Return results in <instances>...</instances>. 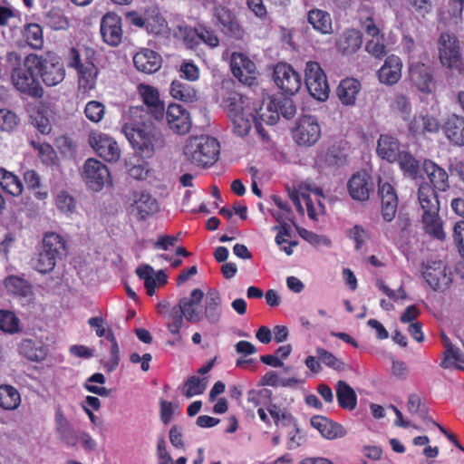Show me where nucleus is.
Instances as JSON below:
<instances>
[{"instance_id":"39","label":"nucleus","mask_w":464,"mask_h":464,"mask_svg":"<svg viewBox=\"0 0 464 464\" xmlns=\"http://www.w3.org/2000/svg\"><path fill=\"white\" fill-rule=\"evenodd\" d=\"M4 285L7 292L14 295L24 298H32L34 295L31 284L22 277L9 276L5 279Z\"/></svg>"},{"instance_id":"24","label":"nucleus","mask_w":464,"mask_h":464,"mask_svg":"<svg viewBox=\"0 0 464 464\" xmlns=\"http://www.w3.org/2000/svg\"><path fill=\"white\" fill-rule=\"evenodd\" d=\"M161 56L150 49H142L133 56L135 68L141 72L151 74L161 67Z\"/></svg>"},{"instance_id":"64","label":"nucleus","mask_w":464,"mask_h":464,"mask_svg":"<svg viewBox=\"0 0 464 464\" xmlns=\"http://www.w3.org/2000/svg\"><path fill=\"white\" fill-rule=\"evenodd\" d=\"M454 242L458 246L460 256L464 258V221H459L453 228Z\"/></svg>"},{"instance_id":"16","label":"nucleus","mask_w":464,"mask_h":464,"mask_svg":"<svg viewBox=\"0 0 464 464\" xmlns=\"http://www.w3.org/2000/svg\"><path fill=\"white\" fill-rule=\"evenodd\" d=\"M230 65L233 75L240 82L248 86L256 83L257 74L256 64L246 54L233 53Z\"/></svg>"},{"instance_id":"63","label":"nucleus","mask_w":464,"mask_h":464,"mask_svg":"<svg viewBox=\"0 0 464 464\" xmlns=\"http://www.w3.org/2000/svg\"><path fill=\"white\" fill-rule=\"evenodd\" d=\"M48 24L54 30H62L68 27V20L60 10H51L48 14Z\"/></svg>"},{"instance_id":"37","label":"nucleus","mask_w":464,"mask_h":464,"mask_svg":"<svg viewBox=\"0 0 464 464\" xmlns=\"http://www.w3.org/2000/svg\"><path fill=\"white\" fill-rule=\"evenodd\" d=\"M338 405L347 411H353L357 406V395L354 390L345 382L338 381L335 387Z\"/></svg>"},{"instance_id":"21","label":"nucleus","mask_w":464,"mask_h":464,"mask_svg":"<svg viewBox=\"0 0 464 464\" xmlns=\"http://www.w3.org/2000/svg\"><path fill=\"white\" fill-rule=\"evenodd\" d=\"M132 198L130 211L138 220L144 221L159 211V203L150 193L135 191Z\"/></svg>"},{"instance_id":"17","label":"nucleus","mask_w":464,"mask_h":464,"mask_svg":"<svg viewBox=\"0 0 464 464\" xmlns=\"http://www.w3.org/2000/svg\"><path fill=\"white\" fill-rule=\"evenodd\" d=\"M378 193L381 197V214L384 221L392 222L397 213L399 198L394 187L389 182L378 180Z\"/></svg>"},{"instance_id":"55","label":"nucleus","mask_w":464,"mask_h":464,"mask_svg":"<svg viewBox=\"0 0 464 464\" xmlns=\"http://www.w3.org/2000/svg\"><path fill=\"white\" fill-rule=\"evenodd\" d=\"M55 206L64 214H72L76 209V200L69 192L62 190L55 198Z\"/></svg>"},{"instance_id":"38","label":"nucleus","mask_w":464,"mask_h":464,"mask_svg":"<svg viewBox=\"0 0 464 464\" xmlns=\"http://www.w3.org/2000/svg\"><path fill=\"white\" fill-rule=\"evenodd\" d=\"M169 93L175 100L192 103L198 100V91L190 84L180 80H174L170 84Z\"/></svg>"},{"instance_id":"51","label":"nucleus","mask_w":464,"mask_h":464,"mask_svg":"<svg viewBox=\"0 0 464 464\" xmlns=\"http://www.w3.org/2000/svg\"><path fill=\"white\" fill-rule=\"evenodd\" d=\"M269 100L267 102H263L259 108H253L256 114H254L257 120L263 121L267 125H274L279 120L278 111L276 108H269Z\"/></svg>"},{"instance_id":"4","label":"nucleus","mask_w":464,"mask_h":464,"mask_svg":"<svg viewBox=\"0 0 464 464\" xmlns=\"http://www.w3.org/2000/svg\"><path fill=\"white\" fill-rule=\"evenodd\" d=\"M66 250V241L62 236L55 232L45 233L41 250L34 260V268L41 274L51 273Z\"/></svg>"},{"instance_id":"53","label":"nucleus","mask_w":464,"mask_h":464,"mask_svg":"<svg viewBox=\"0 0 464 464\" xmlns=\"http://www.w3.org/2000/svg\"><path fill=\"white\" fill-rule=\"evenodd\" d=\"M316 354L319 360L323 362L327 367L332 368L338 372H343L347 369L346 363L338 359L334 353L325 350L324 348H317Z\"/></svg>"},{"instance_id":"58","label":"nucleus","mask_w":464,"mask_h":464,"mask_svg":"<svg viewBox=\"0 0 464 464\" xmlns=\"http://www.w3.org/2000/svg\"><path fill=\"white\" fill-rule=\"evenodd\" d=\"M199 44L203 43L210 48L219 45V38L214 29L205 24L198 23Z\"/></svg>"},{"instance_id":"8","label":"nucleus","mask_w":464,"mask_h":464,"mask_svg":"<svg viewBox=\"0 0 464 464\" xmlns=\"http://www.w3.org/2000/svg\"><path fill=\"white\" fill-rule=\"evenodd\" d=\"M292 135L298 145L313 146L321 137V127L317 119L312 115L301 116L292 130Z\"/></svg>"},{"instance_id":"47","label":"nucleus","mask_w":464,"mask_h":464,"mask_svg":"<svg viewBox=\"0 0 464 464\" xmlns=\"http://www.w3.org/2000/svg\"><path fill=\"white\" fill-rule=\"evenodd\" d=\"M224 104L229 118H232V114H240L251 109L246 102V98L237 92H231L224 100Z\"/></svg>"},{"instance_id":"25","label":"nucleus","mask_w":464,"mask_h":464,"mask_svg":"<svg viewBox=\"0 0 464 464\" xmlns=\"http://www.w3.org/2000/svg\"><path fill=\"white\" fill-rule=\"evenodd\" d=\"M204 297V293L201 289L196 288L190 293L189 297H183L179 301L178 309H180L181 314L187 321L191 323L199 322L202 318L199 312L197 311L196 306L198 305Z\"/></svg>"},{"instance_id":"36","label":"nucleus","mask_w":464,"mask_h":464,"mask_svg":"<svg viewBox=\"0 0 464 464\" xmlns=\"http://www.w3.org/2000/svg\"><path fill=\"white\" fill-rule=\"evenodd\" d=\"M307 22L314 30L322 34H328L333 32L332 17L328 12L322 9H311L307 13Z\"/></svg>"},{"instance_id":"35","label":"nucleus","mask_w":464,"mask_h":464,"mask_svg":"<svg viewBox=\"0 0 464 464\" xmlns=\"http://www.w3.org/2000/svg\"><path fill=\"white\" fill-rule=\"evenodd\" d=\"M421 223L424 232L430 237L444 240L446 234L443 229V221L440 216V212L433 213H422Z\"/></svg>"},{"instance_id":"50","label":"nucleus","mask_w":464,"mask_h":464,"mask_svg":"<svg viewBox=\"0 0 464 464\" xmlns=\"http://www.w3.org/2000/svg\"><path fill=\"white\" fill-rule=\"evenodd\" d=\"M207 387L206 378H199L198 376L189 377L184 383L182 393L187 398H191L195 395L202 394Z\"/></svg>"},{"instance_id":"27","label":"nucleus","mask_w":464,"mask_h":464,"mask_svg":"<svg viewBox=\"0 0 464 464\" xmlns=\"http://www.w3.org/2000/svg\"><path fill=\"white\" fill-rule=\"evenodd\" d=\"M442 130L452 144L464 146V117L451 114L444 121Z\"/></svg>"},{"instance_id":"3","label":"nucleus","mask_w":464,"mask_h":464,"mask_svg":"<svg viewBox=\"0 0 464 464\" xmlns=\"http://www.w3.org/2000/svg\"><path fill=\"white\" fill-rule=\"evenodd\" d=\"M183 155L197 167L209 168L219 159L220 144L216 138L208 135L190 137L183 147Z\"/></svg>"},{"instance_id":"18","label":"nucleus","mask_w":464,"mask_h":464,"mask_svg":"<svg viewBox=\"0 0 464 464\" xmlns=\"http://www.w3.org/2000/svg\"><path fill=\"white\" fill-rule=\"evenodd\" d=\"M409 79L411 82L423 93H432L436 87L432 70L430 66L416 63L409 69Z\"/></svg>"},{"instance_id":"28","label":"nucleus","mask_w":464,"mask_h":464,"mask_svg":"<svg viewBox=\"0 0 464 464\" xmlns=\"http://www.w3.org/2000/svg\"><path fill=\"white\" fill-rule=\"evenodd\" d=\"M362 44V33L356 29H347L340 35L336 48L343 55H351L357 53Z\"/></svg>"},{"instance_id":"41","label":"nucleus","mask_w":464,"mask_h":464,"mask_svg":"<svg viewBox=\"0 0 464 464\" xmlns=\"http://www.w3.org/2000/svg\"><path fill=\"white\" fill-rule=\"evenodd\" d=\"M21 404V394L10 384H0V408L4 411H14Z\"/></svg>"},{"instance_id":"30","label":"nucleus","mask_w":464,"mask_h":464,"mask_svg":"<svg viewBox=\"0 0 464 464\" xmlns=\"http://www.w3.org/2000/svg\"><path fill=\"white\" fill-rule=\"evenodd\" d=\"M310 422L312 427L326 439L341 438L345 434V430L341 424L331 420L327 417L316 415L311 418Z\"/></svg>"},{"instance_id":"57","label":"nucleus","mask_w":464,"mask_h":464,"mask_svg":"<svg viewBox=\"0 0 464 464\" xmlns=\"http://www.w3.org/2000/svg\"><path fill=\"white\" fill-rule=\"evenodd\" d=\"M346 237L354 242V248L357 251L362 247L370 237L368 231L360 225H354L347 229Z\"/></svg>"},{"instance_id":"33","label":"nucleus","mask_w":464,"mask_h":464,"mask_svg":"<svg viewBox=\"0 0 464 464\" xmlns=\"http://www.w3.org/2000/svg\"><path fill=\"white\" fill-rule=\"evenodd\" d=\"M441 339L446 349L443 353L440 366L444 369L454 366L455 368L464 370V354L460 353L459 350L454 347L450 339L444 333L441 334Z\"/></svg>"},{"instance_id":"52","label":"nucleus","mask_w":464,"mask_h":464,"mask_svg":"<svg viewBox=\"0 0 464 464\" xmlns=\"http://www.w3.org/2000/svg\"><path fill=\"white\" fill-rule=\"evenodd\" d=\"M0 330L9 334L20 331V321L11 311L0 310Z\"/></svg>"},{"instance_id":"7","label":"nucleus","mask_w":464,"mask_h":464,"mask_svg":"<svg viewBox=\"0 0 464 464\" xmlns=\"http://www.w3.org/2000/svg\"><path fill=\"white\" fill-rule=\"evenodd\" d=\"M304 76V83L310 95L317 101H326L329 97L330 87L320 63L313 61L307 62Z\"/></svg>"},{"instance_id":"60","label":"nucleus","mask_w":464,"mask_h":464,"mask_svg":"<svg viewBox=\"0 0 464 464\" xmlns=\"http://www.w3.org/2000/svg\"><path fill=\"white\" fill-rule=\"evenodd\" d=\"M18 124L17 115L8 110L0 109V130L5 131L13 130Z\"/></svg>"},{"instance_id":"19","label":"nucleus","mask_w":464,"mask_h":464,"mask_svg":"<svg viewBox=\"0 0 464 464\" xmlns=\"http://www.w3.org/2000/svg\"><path fill=\"white\" fill-rule=\"evenodd\" d=\"M166 120L169 129L180 135H184L190 130L191 120L189 112L181 105L171 103L165 111Z\"/></svg>"},{"instance_id":"1","label":"nucleus","mask_w":464,"mask_h":464,"mask_svg":"<svg viewBox=\"0 0 464 464\" xmlns=\"http://www.w3.org/2000/svg\"><path fill=\"white\" fill-rule=\"evenodd\" d=\"M137 91L146 108L136 106L130 109V119L122 126V132L136 153L142 158H151L155 146L160 141L156 122L163 120L165 105L157 88L140 83Z\"/></svg>"},{"instance_id":"49","label":"nucleus","mask_w":464,"mask_h":464,"mask_svg":"<svg viewBox=\"0 0 464 464\" xmlns=\"http://www.w3.org/2000/svg\"><path fill=\"white\" fill-rule=\"evenodd\" d=\"M30 145L38 152V157L45 166H53L58 160L54 149L48 143L31 140Z\"/></svg>"},{"instance_id":"9","label":"nucleus","mask_w":464,"mask_h":464,"mask_svg":"<svg viewBox=\"0 0 464 464\" xmlns=\"http://www.w3.org/2000/svg\"><path fill=\"white\" fill-rule=\"evenodd\" d=\"M274 82L285 95L296 94L302 87V76L290 64L278 63L273 72Z\"/></svg>"},{"instance_id":"40","label":"nucleus","mask_w":464,"mask_h":464,"mask_svg":"<svg viewBox=\"0 0 464 464\" xmlns=\"http://www.w3.org/2000/svg\"><path fill=\"white\" fill-rule=\"evenodd\" d=\"M221 297L216 289H210L207 293L205 301V317L210 324H217L221 317Z\"/></svg>"},{"instance_id":"61","label":"nucleus","mask_w":464,"mask_h":464,"mask_svg":"<svg viewBox=\"0 0 464 464\" xmlns=\"http://www.w3.org/2000/svg\"><path fill=\"white\" fill-rule=\"evenodd\" d=\"M407 409L411 414H419L422 419L426 418L428 410L422 403L420 397L418 394L412 393L408 397Z\"/></svg>"},{"instance_id":"59","label":"nucleus","mask_w":464,"mask_h":464,"mask_svg":"<svg viewBox=\"0 0 464 464\" xmlns=\"http://www.w3.org/2000/svg\"><path fill=\"white\" fill-rule=\"evenodd\" d=\"M179 32L182 34L183 42L187 45V47L190 49L197 48L199 44V31H198V24L192 28L185 25L184 27L179 26Z\"/></svg>"},{"instance_id":"34","label":"nucleus","mask_w":464,"mask_h":464,"mask_svg":"<svg viewBox=\"0 0 464 464\" xmlns=\"http://www.w3.org/2000/svg\"><path fill=\"white\" fill-rule=\"evenodd\" d=\"M18 353L31 362H40L45 360L48 349L42 343H36L32 339H24L18 344Z\"/></svg>"},{"instance_id":"22","label":"nucleus","mask_w":464,"mask_h":464,"mask_svg":"<svg viewBox=\"0 0 464 464\" xmlns=\"http://www.w3.org/2000/svg\"><path fill=\"white\" fill-rule=\"evenodd\" d=\"M422 169L425 172L429 184L436 191H446L450 188L449 175L447 171L436 162L425 159L422 163Z\"/></svg>"},{"instance_id":"26","label":"nucleus","mask_w":464,"mask_h":464,"mask_svg":"<svg viewBox=\"0 0 464 464\" xmlns=\"http://www.w3.org/2000/svg\"><path fill=\"white\" fill-rule=\"evenodd\" d=\"M54 420L58 439L67 446H75L79 441V434L74 431L72 425L66 420L61 407L55 411Z\"/></svg>"},{"instance_id":"10","label":"nucleus","mask_w":464,"mask_h":464,"mask_svg":"<svg viewBox=\"0 0 464 464\" xmlns=\"http://www.w3.org/2000/svg\"><path fill=\"white\" fill-rule=\"evenodd\" d=\"M422 277L434 291H443L452 282L451 273L442 261H428L422 265Z\"/></svg>"},{"instance_id":"48","label":"nucleus","mask_w":464,"mask_h":464,"mask_svg":"<svg viewBox=\"0 0 464 464\" xmlns=\"http://www.w3.org/2000/svg\"><path fill=\"white\" fill-rule=\"evenodd\" d=\"M269 108H276L278 114H281L285 119H292L296 113V106L294 101L286 96L269 99Z\"/></svg>"},{"instance_id":"12","label":"nucleus","mask_w":464,"mask_h":464,"mask_svg":"<svg viewBox=\"0 0 464 464\" xmlns=\"http://www.w3.org/2000/svg\"><path fill=\"white\" fill-rule=\"evenodd\" d=\"M82 176L86 185L94 191L102 190L111 179L107 166L93 158L84 162Z\"/></svg>"},{"instance_id":"43","label":"nucleus","mask_w":464,"mask_h":464,"mask_svg":"<svg viewBox=\"0 0 464 464\" xmlns=\"http://www.w3.org/2000/svg\"><path fill=\"white\" fill-rule=\"evenodd\" d=\"M125 16H126L128 21L132 25H135V26H137L139 28H144L149 33H151V34H160L161 31H162V28L164 26V24H165V20L162 17L157 16L156 19H157V22H158V25L157 26H152L150 22V19L144 18L137 11L127 12Z\"/></svg>"},{"instance_id":"56","label":"nucleus","mask_w":464,"mask_h":464,"mask_svg":"<svg viewBox=\"0 0 464 464\" xmlns=\"http://www.w3.org/2000/svg\"><path fill=\"white\" fill-rule=\"evenodd\" d=\"M84 114L90 121L98 123L104 118L105 106L101 102L90 101L85 105Z\"/></svg>"},{"instance_id":"31","label":"nucleus","mask_w":464,"mask_h":464,"mask_svg":"<svg viewBox=\"0 0 464 464\" xmlns=\"http://www.w3.org/2000/svg\"><path fill=\"white\" fill-rule=\"evenodd\" d=\"M361 89V82L357 79L347 77L340 82L336 93L343 105L353 106Z\"/></svg>"},{"instance_id":"20","label":"nucleus","mask_w":464,"mask_h":464,"mask_svg":"<svg viewBox=\"0 0 464 464\" xmlns=\"http://www.w3.org/2000/svg\"><path fill=\"white\" fill-rule=\"evenodd\" d=\"M347 188L354 200L366 201L373 191L372 179L366 171H358L351 177Z\"/></svg>"},{"instance_id":"13","label":"nucleus","mask_w":464,"mask_h":464,"mask_svg":"<svg viewBox=\"0 0 464 464\" xmlns=\"http://www.w3.org/2000/svg\"><path fill=\"white\" fill-rule=\"evenodd\" d=\"M439 55L440 63L448 68L459 69L462 65L459 40L456 36L443 33L439 39Z\"/></svg>"},{"instance_id":"54","label":"nucleus","mask_w":464,"mask_h":464,"mask_svg":"<svg viewBox=\"0 0 464 464\" xmlns=\"http://www.w3.org/2000/svg\"><path fill=\"white\" fill-rule=\"evenodd\" d=\"M463 9L464 0H449L448 16L443 18L444 22L457 25L462 21Z\"/></svg>"},{"instance_id":"15","label":"nucleus","mask_w":464,"mask_h":464,"mask_svg":"<svg viewBox=\"0 0 464 464\" xmlns=\"http://www.w3.org/2000/svg\"><path fill=\"white\" fill-rule=\"evenodd\" d=\"M100 33L103 43L119 46L123 38L121 17L113 12L106 13L101 19Z\"/></svg>"},{"instance_id":"44","label":"nucleus","mask_w":464,"mask_h":464,"mask_svg":"<svg viewBox=\"0 0 464 464\" xmlns=\"http://www.w3.org/2000/svg\"><path fill=\"white\" fill-rule=\"evenodd\" d=\"M23 36L32 49L41 50L44 47V32L39 24H26L24 26Z\"/></svg>"},{"instance_id":"11","label":"nucleus","mask_w":464,"mask_h":464,"mask_svg":"<svg viewBox=\"0 0 464 464\" xmlns=\"http://www.w3.org/2000/svg\"><path fill=\"white\" fill-rule=\"evenodd\" d=\"M213 17L220 31L235 40H243L246 32L241 26L235 14L225 6H216L213 10Z\"/></svg>"},{"instance_id":"32","label":"nucleus","mask_w":464,"mask_h":464,"mask_svg":"<svg viewBox=\"0 0 464 464\" xmlns=\"http://www.w3.org/2000/svg\"><path fill=\"white\" fill-rule=\"evenodd\" d=\"M377 154L389 162L396 161L400 155V142L397 138L382 134L377 141Z\"/></svg>"},{"instance_id":"42","label":"nucleus","mask_w":464,"mask_h":464,"mask_svg":"<svg viewBox=\"0 0 464 464\" xmlns=\"http://www.w3.org/2000/svg\"><path fill=\"white\" fill-rule=\"evenodd\" d=\"M0 187L13 197L20 196L24 191V185L20 178L14 173L0 167Z\"/></svg>"},{"instance_id":"46","label":"nucleus","mask_w":464,"mask_h":464,"mask_svg":"<svg viewBox=\"0 0 464 464\" xmlns=\"http://www.w3.org/2000/svg\"><path fill=\"white\" fill-rule=\"evenodd\" d=\"M404 175L415 179L420 171L419 160L409 151H401L396 160Z\"/></svg>"},{"instance_id":"5","label":"nucleus","mask_w":464,"mask_h":464,"mask_svg":"<svg viewBox=\"0 0 464 464\" xmlns=\"http://www.w3.org/2000/svg\"><path fill=\"white\" fill-rule=\"evenodd\" d=\"M67 66L76 72L79 93L90 94L95 90L100 70L91 58L82 62L79 50L72 47L67 55Z\"/></svg>"},{"instance_id":"2","label":"nucleus","mask_w":464,"mask_h":464,"mask_svg":"<svg viewBox=\"0 0 464 464\" xmlns=\"http://www.w3.org/2000/svg\"><path fill=\"white\" fill-rule=\"evenodd\" d=\"M33 53L24 58L16 51L7 52L6 67L9 71L10 82L22 96L38 101L44 98V89L36 74Z\"/></svg>"},{"instance_id":"45","label":"nucleus","mask_w":464,"mask_h":464,"mask_svg":"<svg viewBox=\"0 0 464 464\" xmlns=\"http://www.w3.org/2000/svg\"><path fill=\"white\" fill-rule=\"evenodd\" d=\"M230 119L232 121L234 133L239 137H245L249 133L252 128L255 115L250 109L240 114H232V118Z\"/></svg>"},{"instance_id":"23","label":"nucleus","mask_w":464,"mask_h":464,"mask_svg":"<svg viewBox=\"0 0 464 464\" xmlns=\"http://www.w3.org/2000/svg\"><path fill=\"white\" fill-rule=\"evenodd\" d=\"M402 63L399 56L391 54L386 57L382 66L377 72L380 82L392 86L401 77Z\"/></svg>"},{"instance_id":"62","label":"nucleus","mask_w":464,"mask_h":464,"mask_svg":"<svg viewBox=\"0 0 464 464\" xmlns=\"http://www.w3.org/2000/svg\"><path fill=\"white\" fill-rule=\"evenodd\" d=\"M179 76L189 82H195L199 78V69L193 62H184L179 68Z\"/></svg>"},{"instance_id":"29","label":"nucleus","mask_w":464,"mask_h":464,"mask_svg":"<svg viewBox=\"0 0 464 464\" xmlns=\"http://www.w3.org/2000/svg\"><path fill=\"white\" fill-rule=\"evenodd\" d=\"M418 200L423 213L440 212V206L435 188L424 181L418 188Z\"/></svg>"},{"instance_id":"6","label":"nucleus","mask_w":464,"mask_h":464,"mask_svg":"<svg viewBox=\"0 0 464 464\" xmlns=\"http://www.w3.org/2000/svg\"><path fill=\"white\" fill-rule=\"evenodd\" d=\"M36 74L47 87L60 84L65 78V68L61 58L53 52L44 54L33 53Z\"/></svg>"},{"instance_id":"14","label":"nucleus","mask_w":464,"mask_h":464,"mask_svg":"<svg viewBox=\"0 0 464 464\" xmlns=\"http://www.w3.org/2000/svg\"><path fill=\"white\" fill-rule=\"evenodd\" d=\"M89 143L95 152L105 161L117 162L121 158V149L111 136L102 132H92Z\"/></svg>"}]
</instances>
